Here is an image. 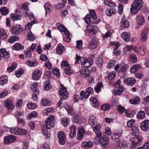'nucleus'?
<instances>
[{
  "label": "nucleus",
  "mask_w": 149,
  "mask_h": 149,
  "mask_svg": "<svg viewBox=\"0 0 149 149\" xmlns=\"http://www.w3.org/2000/svg\"><path fill=\"white\" fill-rule=\"evenodd\" d=\"M145 113L144 111H139L137 115V118L138 119H143L145 116Z\"/></svg>",
  "instance_id": "49"
},
{
  "label": "nucleus",
  "mask_w": 149,
  "mask_h": 149,
  "mask_svg": "<svg viewBox=\"0 0 149 149\" xmlns=\"http://www.w3.org/2000/svg\"><path fill=\"white\" fill-rule=\"evenodd\" d=\"M99 138V142L101 146L103 147L107 146L109 143V139L104 136Z\"/></svg>",
  "instance_id": "13"
},
{
  "label": "nucleus",
  "mask_w": 149,
  "mask_h": 149,
  "mask_svg": "<svg viewBox=\"0 0 149 149\" xmlns=\"http://www.w3.org/2000/svg\"><path fill=\"white\" fill-rule=\"evenodd\" d=\"M8 82L7 77L6 75L1 76L0 77V85H3Z\"/></svg>",
  "instance_id": "39"
},
{
  "label": "nucleus",
  "mask_w": 149,
  "mask_h": 149,
  "mask_svg": "<svg viewBox=\"0 0 149 149\" xmlns=\"http://www.w3.org/2000/svg\"><path fill=\"white\" fill-rule=\"evenodd\" d=\"M38 85V83L35 82L32 84L31 86V88L33 92L32 95L33 99L34 101H36L38 99L37 95L39 94V91L37 89V87Z\"/></svg>",
  "instance_id": "5"
},
{
  "label": "nucleus",
  "mask_w": 149,
  "mask_h": 149,
  "mask_svg": "<svg viewBox=\"0 0 149 149\" xmlns=\"http://www.w3.org/2000/svg\"><path fill=\"white\" fill-rule=\"evenodd\" d=\"M116 12V10L113 8L108 9L107 10L106 12V15L108 16L111 17L112 14H114Z\"/></svg>",
  "instance_id": "35"
},
{
  "label": "nucleus",
  "mask_w": 149,
  "mask_h": 149,
  "mask_svg": "<svg viewBox=\"0 0 149 149\" xmlns=\"http://www.w3.org/2000/svg\"><path fill=\"white\" fill-rule=\"evenodd\" d=\"M4 104L9 110L13 109L15 107V104L11 100L9 99L5 101Z\"/></svg>",
  "instance_id": "12"
},
{
  "label": "nucleus",
  "mask_w": 149,
  "mask_h": 149,
  "mask_svg": "<svg viewBox=\"0 0 149 149\" xmlns=\"http://www.w3.org/2000/svg\"><path fill=\"white\" fill-rule=\"evenodd\" d=\"M148 39V35L146 32L143 31L141 33V37L140 39V41L141 42H145Z\"/></svg>",
  "instance_id": "29"
},
{
  "label": "nucleus",
  "mask_w": 149,
  "mask_h": 149,
  "mask_svg": "<svg viewBox=\"0 0 149 149\" xmlns=\"http://www.w3.org/2000/svg\"><path fill=\"white\" fill-rule=\"evenodd\" d=\"M144 21L143 17H138L137 19V23L139 28L144 23Z\"/></svg>",
  "instance_id": "41"
},
{
  "label": "nucleus",
  "mask_w": 149,
  "mask_h": 149,
  "mask_svg": "<svg viewBox=\"0 0 149 149\" xmlns=\"http://www.w3.org/2000/svg\"><path fill=\"white\" fill-rule=\"evenodd\" d=\"M77 42V48L79 49H81L82 47V40H78L76 42Z\"/></svg>",
  "instance_id": "62"
},
{
  "label": "nucleus",
  "mask_w": 149,
  "mask_h": 149,
  "mask_svg": "<svg viewBox=\"0 0 149 149\" xmlns=\"http://www.w3.org/2000/svg\"><path fill=\"white\" fill-rule=\"evenodd\" d=\"M121 133H115L112 136V139H118L121 135Z\"/></svg>",
  "instance_id": "59"
},
{
  "label": "nucleus",
  "mask_w": 149,
  "mask_h": 149,
  "mask_svg": "<svg viewBox=\"0 0 149 149\" xmlns=\"http://www.w3.org/2000/svg\"><path fill=\"white\" fill-rule=\"evenodd\" d=\"M0 12L3 15H6L9 12L8 9L5 7H3L0 9Z\"/></svg>",
  "instance_id": "51"
},
{
  "label": "nucleus",
  "mask_w": 149,
  "mask_h": 149,
  "mask_svg": "<svg viewBox=\"0 0 149 149\" xmlns=\"http://www.w3.org/2000/svg\"><path fill=\"white\" fill-rule=\"evenodd\" d=\"M78 132L77 138L78 140H81L84 137L85 134V130L83 127H79L78 129Z\"/></svg>",
  "instance_id": "22"
},
{
  "label": "nucleus",
  "mask_w": 149,
  "mask_h": 149,
  "mask_svg": "<svg viewBox=\"0 0 149 149\" xmlns=\"http://www.w3.org/2000/svg\"><path fill=\"white\" fill-rule=\"evenodd\" d=\"M57 135L59 143L62 145L64 144L66 141V138L64 132L63 131H60L58 132Z\"/></svg>",
  "instance_id": "10"
},
{
  "label": "nucleus",
  "mask_w": 149,
  "mask_h": 149,
  "mask_svg": "<svg viewBox=\"0 0 149 149\" xmlns=\"http://www.w3.org/2000/svg\"><path fill=\"white\" fill-rule=\"evenodd\" d=\"M124 90L122 86H121L119 87L116 88L115 91V94L117 95H120L122 93Z\"/></svg>",
  "instance_id": "44"
},
{
  "label": "nucleus",
  "mask_w": 149,
  "mask_h": 149,
  "mask_svg": "<svg viewBox=\"0 0 149 149\" xmlns=\"http://www.w3.org/2000/svg\"><path fill=\"white\" fill-rule=\"evenodd\" d=\"M41 104L44 106H48L49 103L48 102V100L46 99H43L41 101Z\"/></svg>",
  "instance_id": "64"
},
{
  "label": "nucleus",
  "mask_w": 149,
  "mask_h": 149,
  "mask_svg": "<svg viewBox=\"0 0 149 149\" xmlns=\"http://www.w3.org/2000/svg\"><path fill=\"white\" fill-rule=\"evenodd\" d=\"M44 7L46 10V13H49L50 12V3L49 2H47L45 4Z\"/></svg>",
  "instance_id": "52"
},
{
  "label": "nucleus",
  "mask_w": 149,
  "mask_h": 149,
  "mask_svg": "<svg viewBox=\"0 0 149 149\" xmlns=\"http://www.w3.org/2000/svg\"><path fill=\"white\" fill-rule=\"evenodd\" d=\"M93 143L91 141L83 142L81 144L82 147L84 148L88 149L93 146Z\"/></svg>",
  "instance_id": "26"
},
{
  "label": "nucleus",
  "mask_w": 149,
  "mask_h": 149,
  "mask_svg": "<svg viewBox=\"0 0 149 149\" xmlns=\"http://www.w3.org/2000/svg\"><path fill=\"white\" fill-rule=\"evenodd\" d=\"M91 103L92 106L94 107H97L99 105V103L97 101V99L94 97H91L90 99Z\"/></svg>",
  "instance_id": "38"
},
{
  "label": "nucleus",
  "mask_w": 149,
  "mask_h": 149,
  "mask_svg": "<svg viewBox=\"0 0 149 149\" xmlns=\"http://www.w3.org/2000/svg\"><path fill=\"white\" fill-rule=\"evenodd\" d=\"M89 12L91 15L92 18L93 19H96L97 18L96 13L95 10L90 9Z\"/></svg>",
  "instance_id": "48"
},
{
  "label": "nucleus",
  "mask_w": 149,
  "mask_h": 149,
  "mask_svg": "<svg viewBox=\"0 0 149 149\" xmlns=\"http://www.w3.org/2000/svg\"><path fill=\"white\" fill-rule=\"evenodd\" d=\"M20 131V129L17 127H15L14 128H11L10 129V132L15 135H19V132Z\"/></svg>",
  "instance_id": "37"
},
{
  "label": "nucleus",
  "mask_w": 149,
  "mask_h": 149,
  "mask_svg": "<svg viewBox=\"0 0 149 149\" xmlns=\"http://www.w3.org/2000/svg\"><path fill=\"white\" fill-rule=\"evenodd\" d=\"M85 21L88 24H92L93 21H91V16L89 14H87L85 17Z\"/></svg>",
  "instance_id": "47"
},
{
  "label": "nucleus",
  "mask_w": 149,
  "mask_h": 149,
  "mask_svg": "<svg viewBox=\"0 0 149 149\" xmlns=\"http://www.w3.org/2000/svg\"><path fill=\"white\" fill-rule=\"evenodd\" d=\"M46 127V128L50 129L55 125L54 117L53 115H50L45 120Z\"/></svg>",
  "instance_id": "7"
},
{
  "label": "nucleus",
  "mask_w": 149,
  "mask_h": 149,
  "mask_svg": "<svg viewBox=\"0 0 149 149\" xmlns=\"http://www.w3.org/2000/svg\"><path fill=\"white\" fill-rule=\"evenodd\" d=\"M130 102L133 104H137L140 103V98L138 97H136L133 99H130Z\"/></svg>",
  "instance_id": "34"
},
{
  "label": "nucleus",
  "mask_w": 149,
  "mask_h": 149,
  "mask_svg": "<svg viewBox=\"0 0 149 149\" xmlns=\"http://www.w3.org/2000/svg\"><path fill=\"white\" fill-rule=\"evenodd\" d=\"M10 16L13 21L19 20L21 19V16L16 13H12L11 14Z\"/></svg>",
  "instance_id": "42"
},
{
  "label": "nucleus",
  "mask_w": 149,
  "mask_h": 149,
  "mask_svg": "<svg viewBox=\"0 0 149 149\" xmlns=\"http://www.w3.org/2000/svg\"><path fill=\"white\" fill-rule=\"evenodd\" d=\"M8 38L6 31L3 29L0 28V40H3Z\"/></svg>",
  "instance_id": "32"
},
{
  "label": "nucleus",
  "mask_w": 149,
  "mask_h": 149,
  "mask_svg": "<svg viewBox=\"0 0 149 149\" xmlns=\"http://www.w3.org/2000/svg\"><path fill=\"white\" fill-rule=\"evenodd\" d=\"M42 73L41 71L40 70H36L33 73L32 79L35 81L38 80L40 79Z\"/></svg>",
  "instance_id": "18"
},
{
  "label": "nucleus",
  "mask_w": 149,
  "mask_h": 149,
  "mask_svg": "<svg viewBox=\"0 0 149 149\" xmlns=\"http://www.w3.org/2000/svg\"><path fill=\"white\" fill-rule=\"evenodd\" d=\"M120 23L121 28L123 30L127 28L129 26V22L124 19L122 18V19Z\"/></svg>",
  "instance_id": "23"
},
{
  "label": "nucleus",
  "mask_w": 149,
  "mask_h": 149,
  "mask_svg": "<svg viewBox=\"0 0 149 149\" xmlns=\"http://www.w3.org/2000/svg\"><path fill=\"white\" fill-rule=\"evenodd\" d=\"M28 37L29 38L28 40L33 41L34 40V35L31 32V31H29L28 33Z\"/></svg>",
  "instance_id": "58"
},
{
  "label": "nucleus",
  "mask_w": 149,
  "mask_h": 149,
  "mask_svg": "<svg viewBox=\"0 0 149 149\" xmlns=\"http://www.w3.org/2000/svg\"><path fill=\"white\" fill-rule=\"evenodd\" d=\"M0 55L1 57L6 59L8 58L10 56L9 53L4 48H1L0 49Z\"/></svg>",
  "instance_id": "21"
},
{
  "label": "nucleus",
  "mask_w": 149,
  "mask_h": 149,
  "mask_svg": "<svg viewBox=\"0 0 149 149\" xmlns=\"http://www.w3.org/2000/svg\"><path fill=\"white\" fill-rule=\"evenodd\" d=\"M29 17L31 22V23H28L26 25L25 29L27 31L30 29L33 24L36 23L37 22V20L35 19L34 15L33 13H30L29 15Z\"/></svg>",
  "instance_id": "9"
},
{
  "label": "nucleus",
  "mask_w": 149,
  "mask_h": 149,
  "mask_svg": "<svg viewBox=\"0 0 149 149\" xmlns=\"http://www.w3.org/2000/svg\"><path fill=\"white\" fill-rule=\"evenodd\" d=\"M89 95L88 93L85 91V93L84 91H82L80 94V99L82 100L83 99H86L88 98L89 96Z\"/></svg>",
  "instance_id": "45"
},
{
  "label": "nucleus",
  "mask_w": 149,
  "mask_h": 149,
  "mask_svg": "<svg viewBox=\"0 0 149 149\" xmlns=\"http://www.w3.org/2000/svg\"><path fill=\"white\" fill-rule=\"evenodd\" d=\"M126 116L127 117L133 118L135 114V111L127 112V110H125Z\"/></svg>",
  "instance_id": "46"
},
{
  "label": "nucleus",
  "mask_w": 149,
  "mask_h": 149,
  "mask_svg": "<svg viewBox=\"0 0 149 149\" xmlns=\"http://www.w3.org/2000/svg\"><path fill=\"white\" fill-rule=\"evenodd\" d=\"M70 121V118H67L65 117H64L62 118V123L64 126H66L68 125Z\"/></svg>",
  "instance_id": "53"
},
{
  "label": "nucleus",
  "mask_w": 149,
  "mask_h": 149,
  "mask_svg": "<svg viewBox=\"0 0 149 149\" xmlns=\"http://www.w3.org/2000/svg\"><path fill=\"white\" fill-rule=\"evenodd\" d=\"M64 50V47L61 44L58 45L57 46L56 52L59 54H61L63 53Z\"/></svg>",
  "instance_id": "36"
},
{
  "label": "nucleus",
  "mask_w": 149,
  "mask_h": 149,
  "mask_svg": "<svg viewBox=\"0 0 149 149\" xmlns=\"http://www.w3.org/2000/svg\"><path fill=\"white\" fill-rule=\"evenodd\" d=\"M44 89L45 91H49L51 89L52 87L50 85V83L49 81H46L44 84Z\"/></svg>",
  "instance_id": "43"
},
{
  "label": "nucleus",
  "mask_w": 149,
  "mask_h": 149,
  "mask_svg": "<svg viewBox=\"0 0 149 149\" xmlns=\"http://www.w3.org/2000/svg\"><path fill=\"white\" fill-rule=\"evenodd\" d=\"M26 64L30 66H35L38 64L37 62L36 61L32 62L29 60H27L26 62Z\"/></svg>",
  "instance_id": "54"
},
{
  "label": "nucleus",
  "mask_w": 149,
  "mask_h": 149,
  "mask_svg": "<svg viewBox=\"0 0 149 149\" xmlns=\"http://www.w3.org/2000/svg\"><path fill=\"white\" fill-rule=\"evenodd\" d=\"M135 123V120L133 119H132L128 121L127 123V125L128 127H133Z\"/></svg>",
  "instance_id": "60"
},
{
  "label": "nucleus",
  "mask_w": 149,
  "mask_h": 149,
  "mask_svg": "<svg viewBox=\"0 0 149 149\" xmlns=\"http://www.w3.org/2000/svg\"><path fill=\"white\" fill-rule=\"evenodd\" d=\"M110 105L109 104H104L101 107V109L103 111H106L110 109Z\"/></svg>",
  "instance_id": "55"
},
{
  "label": "nucleus",
  "mask_w": 149,
  "mask_h": 149,
  "mask_svg": "<svg viewBox=\"0 0 149 149\" xmlns=\"http://www.w3.org/2000/svg\"><path fill=\"white\" fill-rule=\"evenodd\" d=\"M140 127L141 130L143 131H149V120H145L142 122L141 124Z\"/></svg>",
  "instance_id": "14"
},
{
  "label": "nucleus",
  "mask_w": 149,
  "mask_h": 149,
  "mask_svg": "<svg viewBox=\"0 0 149 149\" xmlns=\"http://www.w3.org/2000/svg\"><path fill=\"white\" fill-rule=\"evenodd\" d=\"M15 136L13 135H10L4 137V142L5 144H7L14 142L16 140Z\"/></svg>",
  "instance_id": "19"
},
{
  "label": "nucleus",
  "mask_w": 149,
  "mask_h": 149,
  "mask_svg": "<svg viewBox=\"0 0 149 149\" xmlns=\"http://www.w3.org/2000/svg\"><path fill=\"white\" fill-rule=\"evenodd\" d=\"M94 132L96 134L97 137H100L102 135V133L100 131L101 127L100 125H97L92 127Z\"/></svg>",
  "instance_id": "20"
},
{
  "label": "nucleus",
  "mask_w": 149,
  "mask_h": 149,
  "mask_svg": "<svg viewBox=\"0 0 149 149\" xmlns=\"http://www.w3.org/2000/svg\"><path fill=\"white\" fill-rule=\"evenodd\" d=\"M21 26L19 25H16L13 26L12 28L10 30V31L14 35H18L22 31Z\"/></svg>",
  "instance_id": "11"
},
{
  "label": "nucleus",
  "mask_w": 149,
  "mask_h": 149,
  "mask_svg": "<svg viewBox=\"0 0 149 149\" xmlns=\"http://www.w3.org/2000/svg\"><path fill=\"white\" fill-rule=\"evenodd\" d=\"M93 63V60L92 58L89 57L87 59L82 58L81 59V65L86 68H87Z\"/></svg>",
  "instance_id": "6"
},
{
  "label": "nucleus",
  "mask_w": 149,
  "mask_h": 149,
  "mask_svg": "<svg viewBox=\"0 0 149 149\" xmlns=\"http://www.w3.org/2000/svg\"><path fill=\"white\" fill-rule=\"evenodd\" d=\"M143 2L142 0H134L131 4L130 10L132 14H136L142 7Z\"/></svg>",
  "instance_id": "3"
},
{
  "label": "nucleus",
  "mask_w": 149,
  "mask_h": 149,
  "mask_svg": "<svg viewBox=\"0 0 149 149\" xmlns=\"http://www.w3.org/2000/svg\"><path fill=\"white\" fill-rule=\"evenodd\" d=\"M97 41L95 39L93 38L91 43L89 46V47L90 49H94L97 48Z\"/></svg>",
  "instance_id": "31"
},
{
  "label": "nucleus",
  "mask_w": 149,
  "mask_h": 149,
  "mask_svg": "<svg viewBox=\"0 0 149 149\" xmlns=\"http://www.w3.org/2000/svg\"><path fill=\"white\" fill-rule=\"evenodd\" d=\"M61 68L64 69L65 70V73L68 75L71 74L70 70V66L68 63L66 61H63L61 63Z\"/></svg>",
  "instance_id": "8"
},
{
  "label": "nucleus",
  "mask_w": 149,
  "mask_h": 149,
  "mask_svg": "<svg viewBox=\"0 0 149 149\" xmlns=\"http://www.w3.org/2000/svg\"><path fill=\"white\" fill-rule=\"evenodd\" d=\"M27 106L29 109H33L36 107V105L35 104L29 102L27 104Z\"/></svg>",
  "instance_id": "57"
},
{
  "label": "nucleus",
  "mask_w": 149,
  "mask_h": 149,
  "mask_svg": "<svg viewBox=\"0 0 149 149\" xmlns=\"http://www.w3.org/2000/svg\"><path fill=\"white\" fill-rule=\"evenodd\" d=\"M125 142L124 140H120L118 141H115L113 144L115 149H121L123 146H125Z\"/></svg>",
  "instance_id": "15"
},
{
  "label": "nucleus",
  "mask_w": 149,
  "mask_h": 149,
  "mask_svg": "<svg viewBox=\"0 0 149 149\" xmlns=\"http://www.w3.org/2000/svg\"><path fill=\"white\" fill-rule=\"evenodd\" d=\"M141 68L142 66L141 65L139 64H136L133 66L130 69V72L132 73H135Z\"/></svg>",
  "instance_id": "28"
},
{
  "label": "nucleus",
  "mask_w": 149,
  "mask_h": 149,
  "mask_svg": "<svg viewBox=\"0 0 149 149\" xmlns=\"http://www.w3.org/2000/svg\"><path fill=\"white\" fill-rule=\"evenodd\" d=\"M95 63L96 65L98 68H102L103 64V61L101 57L99 56L97 57L96 59Z\"/></svg>",
  "instance_id": "25"
},
{
  "label": "nucleus",
  "mask_w": 149,
  "mask_h": 149,
  "mask_svg": "<svg viewBox=\"0 0 149 149\" xmlns=\"http://www.w3.org/2000/svg\"><path fill=\"white\" fill-rule=\"evenodd\" d=\"M132 134L134 137L132 144L134 147L140 145L142 142V137L139 135V128L136 126H134L132 127Z\"/></svg>",
  "instance_id": "1"
},
{
  "label": "nucleus",
  "mask_w": 149,
  "mask_h": 149,
  "mask_svg": "<svg viewBox=\"0 0 149 149\" xmlns=\"http://www.w3.org/2000/svg\"><path fill=\"white\" fill-rule=\"evenodd\" d=\"M116 72H112L110 73L108 77V79L109 80H112L115 78L116 76Z\"/></svg>",
  "instance_id": "56"
},
{
  "label": "nucleus",
  "mask_w": 149,
  "mask_h": 149,
  "mask_svg": "<svg viewBox=\"0 0 149 149\" xmlns=\"http://www.w3.org/2000/svg\"><path fill=\"white\" fill-rule=\"evenodd\" d=\"M121 37L125 42H128L130 40V34L127 32H123L121 35Z\"/></svg>",
  "instance_id": "30"
},
{
  "label": "nucleus",
  "mask_w": 149,
  "mask_h": 149,
  "mask_svg": "<svg viewBox=\"0 0 149 149\" xmlns=\"http://www.w3.org/2000/svg\"><path fill=\"white\" fill-rule=\"evenodd\" d=\"M76 130L77 128L74 125L71 126L70 129V136L72 138H74L76 136Z\"/></svg>",
  "instance_id": "27"
},
{
  "label": "nucleus",
  "mask_w": 149,
  "mask_h": 149,
  "mask_svg": "<svg viewBox=\"0 0 149 149\" xmlns=\"http://www.w3.org/2000/svg\"><path fill=\"white\" fill-rule=\"evenodd\" d=\"M47 128L45 129L44 128H42V131L43 133L44 136H47V137H49V134H48V129Z\"/></svg>",
  "instance_id": "63"
},
{
  "label": "nucleus",
  "mask_w": 149,
  "mask_h": 149,
  "mask_svg": "<svg viewBox=\"0 0 149 149\" xmlns=\"http://www.w3.org/2000/svg\"><path fill=\"white\" fill-rule=\"evenodd\" d=\"M80 72L82 76H84L85 77H88L90 74V72L88 69L86 68H82L80 71Z\"/></svg>",
  "instance_id": "33"
},
{
  "label": "nucleus",
  "mask_w": 149,
  "mask_h": 149,
  "mask_svg": "<svg viewBox=\"0 0 149 149\" xmlns=\"http://www.w3.org/2000/svg\"><path fill=\"white\" fill-rule=\"evenodd\" d=\"M56 26L61 32L64 33L65 36L63 38L64 40L67 42H69L71 40L72 36L67 29L63 25L59 23H57Z\"/></svg>",
  "instance_id": "2"
},
{
  "label": "nucleus",
  "mask_w": 149,
  "mask_h": 149,
  "mask_svg": "<svg viewBox=\"0 0 149 149\" xmlns=\"http://www.w3.org/2000/svg\"><path fill=\"white\" fill-rule=\"evenodd\" d=\"M24 47L21 44L16 43L15 44L13 47V49L14 50H19L23 49Z\"/></svg>",
  "instance_id": "40"
},
{
  "label": "nucleus",
  "mask_w": 149,
  "mask_h": 149,
  "mask_svg": "<svg viewBox=\"0 0 149 149\" xmlns=\"http://www.w3.org/2000/svg\"><path fill=\"white\" fill-rule=\"evenodd\" d=\"M22 12L25 17H27L28 14L29 10L28 8V3H25L23 5V7L22 9Z\"/></svg>",
  "instance_id": "24"
},
{
  "label": "nucleus",
  "mask_w": 149,
  "mask_h": 149,
  "mask_svg": "<svg viewBox=\"0 0 149 149\" xmlns=\"http://www.w3.org/2000/svg\"><path fill=\"white\" fill-rule=\"evenodd\" d=\"M123 81L126 84L133 86L136 83V80L134 78H125L124 79Z\"/></svg>",
  "instance_id": "16"
},
{
  "label": "nucleus",
  "mask_w": 149,
  "mask_h": 149,
  "mask_svg": "<svg viewBox=\"0 0 149 149\" xmlns=\"http://www.w3.org/2000/svg\"><path fill=\"white\" fill-rule=\"evenodd\" d=\"M130 61L132 62L135 63L137 61L136 56L133 53H131L130 54Z\"/></svg>",
  "instance_id": "50"
},
{
  "label": "nucleus",
  "mask_w": 149,
  "mask_h": 149,
  "mask_svg": "<svg viewBox=\"0 0 149 149\" xmlns=\"http://www.w3.org/2000/svg\"><path fill=\"white\" fill-rule=\"evenodd\" d=\"M59 94L61 97L60 100L57 103L58 106V107L61 108V105L62 103V101L63 100H65L68 97V93L66 91V89L64 87H62L59 91Z\"/></svg>",
  "instance_id": "4"
},
{
  "label": "nucleus",
  "mask_w": 149,
  "mask_h": 149,
  "mask_svg": "<svg viewBox=\"0 0 149 149\" xmlns=\"http://www.w3.org/2000/svg\"><path fill=\"white\" fill-rule=\"evenodd\" d=\"M37 115V113L36 112L33 111L29 115L28 118L30 119L32 118L36 117Z\"/></svg>",
  "instance_id": "61"
},
{
  "label": "nucleus",
  "mask_w": 149,
  "mask_h": 149,
  "mask_svg": "<svg viewBox=\"0 0 149 149\" xmlns=\"http://www.w3.org/2000/svg\"><path fill=\"white\" fill-rule=\"evenodd\" d=\"M96 29V26L90 25L87 26L86 30L89 35L92 36L95 33V31Z\"/></svg>",
  "instance_id": "17"
}]
</instances>
